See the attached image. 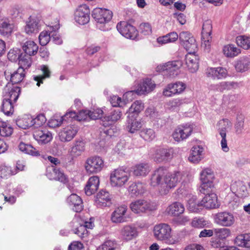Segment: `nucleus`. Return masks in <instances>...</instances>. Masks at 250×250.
<instances>
[{"instance_id": "obj_1", "label": "nucleus", "mask_w": 250, "mask_h": 250, "mask_svg": "<svg viewBox=\"0 0 250 250\" xmlns=\"http://www.w3.org/2000/svg\"><path fill=\"white\" fill-rule=\"evenodd\" d=\"M182 178V173L181 172L167 173L165 167H160L152 175L150 185L153 187H158L159 193L161 195H165L176 187Z\"/></svg>"}, {"instance_id": "obj_2", "label": "nucleus", "mask_w": 250, "mask_h": 250, "mask_svg": "<svg viewBox=\"0 0 250 250\" xmlns=\"http://www.w3.org/2000/svg\"><path fill=\"white\" fill-rule=\"evenodd\" d=\"M178 38L181 44L188 51L196 52L197 50V44L195 39L192 35L187 31H183L178 35L175 32H171L167 35L157 38V42L160 44L175 42Z\"/></svg>"}, {"instance_id": "obj_3", "label": "nucleus", "mask_w": 250, "mask_h": 250, "mask_svg": "<svg viewBox=\"0 0 250 250\" xmlns=\"http://www.w3.org/2000/svg\"><path fill=\"white\" fill-rule=\"evenodd\" d=\"M232 125V122L227 118L222 119L216 124V129L221 138V149L225 152H228L229 150L227 144V132L228 131V129L231 128Z\"/></svg>"}, {"instance_id": "obj_4", "label": "nucleus", "mask_w": 250, "mask_h": 250, "mask_svg": "<svg viewBox=\"0 0 250 250\" xmlns=\"http://www.w3.org/2000/svg\"><path fill=\"white\" fill-rule=\"evenodd\" d=\"M215 175L213 170L209 168H204L200 173L201 192L205 194L214 186Z\"/></svg>"}, {"instance_id": "obj_5", "label": "nucleus", "mask_w": 250, "mask_h": 250, "mask_svg": "<svg viewBox=\"0 0 250 250\" xmlns=\"http://www.w3.org/2000/svg\"><path fill=\"white\" fill-rule=\"evenodd\" d=\"M155 238L159 241H164L168 244H173L171 238V228L167 224L161 223L156 225L153 230Z\"/></svg>"}, {"instance_id": "obj_6", "label": "nucleus", "mask_w": 250, "mask_h": 250, "mask_svg": "<svg viewBox=\"0 0 250 250\" xmlns=\"http://www.w3.org/2000/svg\"><path fill=\"white\" fill-rule=\"evenodd\" d=\"M130 173L123 169H116L110 174V183L113 187L120 188L124 186L130 178Z\"/></svg>"}, {"instance_id": "obj_7", "label": "nucleus", "mask_w": 250, "mask_h": 250, "mask_svg": "<svg viewBox=\"0 0 250 250\" xmlns=\"http://www.w3.org/2000/svg\"><path fill=\"white\" fill-rule=\"evenodd\" d=\"M182 66V62L181 61L168 62L158 65L156 67V70L166 76L175 77L178 75L179 69Z\"/></svg>"}, {"instance_id": "obj_8", "label": "nucleus", "mask_w": 250, "mask_h": 250, "mask_svg": "<svg viewBox=\"0 0 250 250\" xmlns=\"http://www.w3.org/2000/svg\"><path fill=\"white\" fill-rule=\"evenodd\" d=\"M236 217L233 213L228 211H221L214 216L215 223L224 227H231L234 225Z\"/></svg>"}, {"instance_id": "obj_9", "label": "nucleus", "mask_w": 250, "mask_h": 250, "mask_svg": "<svg viewBox=\"0 0 250 250\" xmlns=\"http://www.w3.org/2000/svg\"><path fill=\"white\" fill-rule=\"evenodd\" d=\"M104 167L103 159L100 156H93L88 158L85 163L84 167L87 173H97Z\"/></svg>"}, {"instance_id": "obj_10", "label": "nucleus", "mask_w": 250, "mask_h": 250, "mask_svg": "<svg viewBox=\"0 0 250 250\" xmlns=\"http://www.w3.org/2000/svg\"><path fill=\"white\" fill-rule=\"evenodd\" d=\"M130 208L135 213L140 214L154 210L157 208L155 203L145 200H137L132 202L130 205Z\"/></svg>"}, {"instance_id": "obj_11", "label": "nucleus", "mask_w": 250, "mask_h": 250, "mask_svg": "<svg viewBox=\"0 0 250 250\" xmlns=\"http://www.w3.org/2000/svg\"><path fill=\"white\" fill-rule=\"evenodd\" d=\"M193 129V125L190 124L180 125L175 128L172 134V137L177 142L184 141L191 135Z\"/></svg>"}, {"instance_id": "obj_12", "label": "nucleus", "mask_w": 250, "mask_h": 250, "mask_svg": "<svg viewBox=\"0 0 250 250\" xmlns=\"http://www.w3.org/2000/svg\"><path fill=\"white\" fill-rule=\"evenodd\" d=\"M116 27L118 31L126 38L134 40L138 35L136 28L126 21H121L117 24Z\"/></svg>"}, {"instance_id": "obj_13", "label": "nucleus", "mask_w": 250, "mask_h": 250, "mask_svg": "<svg viewBox=\"0 0 250 250\" xmlns=\"http://www.w3.org/2000/svg\"><path fill=\"white\" fill-rule=\"evenodd\" d=\"M172 149L167 148L154 149L152 154L153 160L158 163L168 162L172 158Z\"/></svg>"}, {"instance_id": "obj_14", "label": "nucleus", "mask_w": 250, "mask_h": 250, "mask_svg": "<svg viewBox=\"0 0 250 250\" xmlns=\"http://www.w3.org/2000/svg\"><path fill=\"white\" fill-rule=\"evenodd\" d=\"M75 20L80 24L84 25L90 20V9L86 4L79 6L75 13Z\"/></svg>"}, {"instance_id": "obj_15", "label": "nucleus", "mask_w": 250, "mask_h": 250, "mask_svg": "<svg viewBox=\"0 0 250 250\" xmlns=\"http://www.w3.org/2000/svg\"><path fill=\"white\" fill-rule=\"evenodd\" d=\"M92 16L98 23L104 24L110 21L112 13L106 9L96 8L93 10Z\"/></svg>"}, {"instance_id": "obj_16", "label": "nucleus", "mask_w": 250, "mask_h": 250, "mask_svg": "<svg viewBox=\"0 0 250 250\" xmlns=\"http://www.w3.org/2000/svg\"><path fill=\"white\" fill-rule=\"evenodd\" d=\"M42 23V22L40 17L30 16L24 27L25 33L28 35L38 33L41 30Z\"/></svg>"}, {"instance_id": "obj_17", "label": "nucleus", "mask_w": 250, "mask_h": 250, "mask_svg": "<svg viewBox=\"0 0 250 250\" xmlns=\"http://www.w3.org/2000/svg\"><path fill=\"white\" fill-rule=\"evenodd\" d=\"M112 198L111 195L108 191L102 190L97 194L95 202L99 207H109L112 204Z\"/></svg>"}, {"instance_id": "obj_18", "label": "nucleus", "mask_w": 250, "mask_h": 250, "mask_svg": "<svg viewBox=\"0 0 250 250\" xmlns=\"http://www.w3.org/2000/svg\"><path fill=\"white\" fill-rule=\"evenodd\" d=\"M127 207L125 205L121 206L115 208L111 213L110 219L114 223H122L127 221L126 213Z\"/></svg>"}, {"instance_id": "obj_19", "label": "nucleus", "mask_w": 250, "mask_h": 250, "mask_svg": "<svg viewBox=\"0 0 250 250\" xmlns=\"http://www.w3.org/2000/svg\"><path fill=\"white\" fill-rule=\"evenodd\" d=\"M20 91L19 87L8 83L4 88V99L15 103L19 98Z\"/></svg>"}, {"instance_id": "obj_20", "label": "nucleus", "mask_w": 250, "mask_h": 250, "mask_svg": "<svg viewBox=\"0 0 250 250\" xmlns=\"http://www.w3.org/2000/svg\"><path fill=\"white\" fill-rule=\"evenodd\" d=\"M186 88V84L181 82L170 83L164 90L163 95L167 97H170L176 94L182 93Z\"/></svg>"}, {"instance_id": "obj_21", "label": "nucleus", "mask_w": 250, "mask_h": 250, "mask_svg": "<svg viewBox=\"0 0 250 250\" xmlns=\"http://www.w3.org/2000/svg\"><path fill=\"white\" fill-rule=\"evenodd\" d=\"M121 238L125 241H130L138 235L137 228L134 225L124 226L120 230Z\"/></svg>"}, {"instance_id": "obj_22", "label": "nucleus", "mask_w": 250, "mask_h": 250, "mask_svg": "<svg viewBox=\"0 0 250 250\" xmlns=\"http://www.w3.org/2000/svg\"><path fill=\"white\" fill-rule=\"evenodd\" d=\"M206 76L212 79H222L227 77L228 72L226 69L222 67H209L206 71Z\"/></svg>"}, {"instance_id": "obj_23", "label": "nucleus", "mask_w": 250, "mask_h": 250, "mask_svg": "<svg viewBox=\"0 0 250 250\" xmlns=\"http://www.w3.org/2000/svg\"><path fill=\"white\" fill-rule=\"evenodd\" d=\"M78 128L75 125L67 126L60 132V139L62 142L71 141L76 135Z\"/></svg>"}, {"instance_id": "obj_24", "label": "nucleus", "mask_w": 250, "mask_h": 250, "mask_svg": "<svg viewBox=\"0 0 250 250\" xmlns=\"http://www.w3.org/2000/svg\"><path fill=\"white\" fill-rule=\"evenodd\" d=\"M186 64L189 71L191 73L195 72L199 67V58L195 52H188L185 58Z\"/></svg>"}, {"instance_id": "obj_25", "label": "nucleus", "mask_w": 250, "mask_h": 250, "mask_svg": "<svg viewBox=\"0 0 250 250\" xmlns=\"http://www.w3.org/2000/svg\"><path fill=\"white\" fill-rule=\"evenodd\" d=\"M85 142L82 140H76L69 150V154L72 159L81 156L85 150Z\"/></svg>"}, {"instance_id": "obj_26", "label": "nucleus", "mask_w": 250, "mask_h": 250, "mask_svg": "<svg viewBox=\"0 0 250 250\" xmlns=\"http://www.w3.org/2000/svg\"><path fill=\"white\" fill-rule=\"evenodd\" d=\"M99 184L100 180L98 176H93L90 177L84 188L85 194L88 196L94 194L99 188Z\"/></svg>"}, {"instance_id": "obj_27", "label": "nucleus", "mask_w": 250, "mask_h": 250, "mask_svg": "<svg viewBox=\"0 0 250 250\" xmlns=\"http://www.w3.org/2000/svg\"><path fill=\"white\" fill-rule=\"evenodd\" d=\"M200 204L208 209L215 208L218 207L217 197L216 194L211 193L207 194L200 202Z\"/></svg>"}, {"instance_id": "obj_28", "label": "nucleus", "mask_w": 250, "mask_h": 250, "mask_svg": "<svg viewBox=\"0 0 250 250\" xmlns=\"http://www.w3.org/2000/svg\"><path fill=\"white\" fill-rule=\"evenodd\" d=\"M146 190V184L141 182L132 183L128 188V192L133 197L143 195Z\"/></svg>"}, {"instance_id": "obj_29", "label": "nucleus", "mask_w": 250, "mask_h": 250, "mask_svg": "<svg viewBox=\"0 0 250 250\" xmlns=\"http://www.w3.org/2000/svg\"><path fill=\"white\" fill-rule=\"evenodd\" d=\"M212 29V21L210 20H207L204 21L202 26V37L205 40L206 46L210 45L209 42L211 39L210 37Z\"/></svg>"}, {"instance_id": "obj_30", "label": "nucleus", "mask_w": 250, "mask_h": 250, "mask_svg": "<svg viewBox=\"0 0 250 250\" xmlns=\"http://www.w3.org/2000/svg\"><path fill=\"white\" fill-rule=\"evenodd\" d=\"M155 87V84L151 79H146L142 83H140L136 90V93L138 95L148 93L152 91Z\"/></svg>"}, {"instance_id": "obj_31", "label": "nucleus", "mask_w": 250, "mask_h": 250, "mask_svg": "<svg viewBox=\"0 0 250 250\" xmlns=\"http://www.w3.org/2000/svg\"><path fill=\"white\" fill-rule=\"evenodd\" d=\"M204 148L201 146H193L188 157L189 161L193 163H198L204 157Z\"/></svg>"}, {"instance_id": "obj_32", "label": "nucleus", "mask_w": 250, "mask_h": 250, "mask_svg": "<svg viewBox=\"0 0 250 250\" xmlns=\"http://www.w3.org/2000/svg\"><path fill=\"white\" fill-rule=\"evenodd\" d=\"M79 218L75 217L73 218L70 223L71 226L74 228L72 229V231L77 234L81 238H83L87 236L88 230L84 226L82 225H80L78 223Z\"/></svg>"}, {"instance_id": "obj_33", "label": "nucleus", "mask_w": 250, "mask_h": 250, "mask_svg": "<svg viewBox=\"0 0 250 250\" xmlns=\"http://www.w3.org/2000/svg\"><path fill=\"white\" fill-rule=\"evenodd\" d=\"M67 202L72 209L77 212L81 211L83 209V202L81 198L76 194H72L67 199Z\"/></svg>"}, {"instance_id": "obj_34", "label": "nucleus", "mask_w": 250, "mask_h": 250, "mask_svg": "<svg viewBox=\"0 0 250 250\" xmlns=\"http://www.w3.org/2000/svg\"><path fill=\"white\" fill-rule=\"evenodd\" d=\"M145 116L153 123V125L158 126L160 125L159 122H162L161 115L155 107H147L145 110ZM160 125H162V124Z\"/></svg>"}, {"instance_id": "obj_35", "label": "nucleus", "mask_w": 250, "mask_h": 250, "mask_svg": "<svg viewBox=\"0 0 250 250\" xmlns=\"http://www.w3.org/2000/svg\"><path fill=\"white\" fill-rule=\"evenodd\" d=\"M34 138L40 144H46L52 139V134L47 130H38L34 132Z\"/></svg>"}, {"instance_id": "obj_36", "label": "nucleus", "mask_w": 250, "mask_h": 250, "mask_svg": "<svg viewBox=\"0 0 250 250\" xmlns=\"http://www.w3.org/2000/svg\"><path fill=\"white\" fill-rule=\"evenodd\" d=\"M46 176L50 180H55L63 183L66 181L65 175L59 169L54 168V167L47 169Z\"/></svg>"}, {"instance_id": "obj_37", "label": "nucleus", "mask_w": 250, "mask_h": 250, "mask_svg": "<svg viewBox=\"0 0 250 250\" xmlns=\"http://www.w3.org/2000/svg\"><path fill=\"white\" fill-rule=\"evenodd\" d=\"M122 116V112L118 109L111 111L108 116L104 117L103 120V125L107 126L112 125L119 120Z\"/></svg>"}, {"instance_id": "obj_38", "label": "nucleus", "mask_w": 250, "mask_h": 250, "mask_svg": "<svg viewBox=\"0 0 250 250\" xmlns=\"http://www.w3.org/2000/svg\"><path fill=\"white\" fill-rule=\"evenodd\" d=\"M126 130L131 133H134L139 130L143 126L141 121L137 120L133 116H127L126 120Z\"/></svg>"}, {"instance_id": "obj_39", "label": "nucleus", "mask_w": 250, "mask_h": 250, "mask_svg": "<svg viewBox=\"0 0 250 250\" xmlns=\"http://www.w3.org/2000/svg\"><path fill=\"white\" fill-rule=\"evenodd\" d=\"M184 206L180 202H174L168 206L166 211L168 215L178 216L184 213Z\"/></svg>"}, {"instance_id": "obj_40", "label": "nucleus", "mask_w": 250, "mask_h": 250, "mask_svg": "<svg viewBox=\"0 0 250 250\" xmlns=\"http://www.w3.org/2000/svg\"><path fill=\"white\" fill-rule=\"evenodd\" d=\"M212 89L218 91L223 92L232 89H236L239 87V83L234 82H222L219 83L211 86Z\"/></svg>"}, {"instance_id": "obj_41", "label": "nucleus", "mask_w": 250, "mask_h": 250, "mask_svg": "<svg viewBox=\"0 0 250 250\" xmlns=\"http://www.w3.org/2000/svg\"><path fill=\"white\" fill-rule=\"evenodd\" d=\"M0 23V34L8 37L13 32L14 25L10 22L8 19L4 16V20Z\"/></svg>"}, {"instance_id": "obj_42", "label": "nucleus", "mask_w": 250, "mask_h": 250, "mask_svg": "<svg viewBox=\"0 0 250 250\" xmlns=\"http://www.w3.org/2000/svg\"><path fill=\"white\" fill-rule=\"evenodd\" d=\"M237 246L242 248H250V233L242 234L237 235L234 240Z\"/></svg>"}, {"instance_id": "obj_43", "label": "nucleus", "mask_w": 250, "mask_h": 250, "mask_svg": "<svg viewBox=\"0 0 250 250\" xmlns=\"http://www.w3.org/2000/svg\"><path fill=\"white\" fill-rule=\"evenodd\" d=\"M235 68L238 72H245L250 68V58L247 57L240 58L236 62Z\"/></svg>"}, {"instance_id": "obj_44", "label": "nucleus", "mask_w": 250, "mask_h": 250, "mask_svg": "<svg viewBox=\"0 0 250 250\" xmlns=\"http://www.w3.org/2000/svg\"><path fill=\"white\" fill-rule=\"evenodd\" d=\"M223 52L224 55L228 58H234L238 56L240 53V49L236 47L234 44H228L224 46Z\"/></svg>"}, {"instance_id": "obj_45", "label": "nucleus", "mask_w": 250, "mask_h": 250, "mask_svg": "<svg viewBox=\"0 0 250 250\" xmlns=\"http://www.w3.org/2000/svg\"><path fill=\"white\" fill-rule=\"evenodd\" d=\"M22 48L24 52L30 56L36 54L39 49L38 45L33 41H26Z\"/></svg>"}, {"instance_id": "obj_46", "label": "nucleus", "mask_w": 250, "mask_h": 250, "mask_svg": "<svg viewBox=\"0 0 250 250\" xmlns=\"http://www.w3.org/2000/svg\"><path fill=\"white\" fill-rule=\"evenodd\" d=\"M150 170V167L146 163H141L136 165L133 168V174L137 176H146L149 173Z\"/></svg>"}, {"instance_id": "obj_47", "label": "nucleus", "mask_w": 250, "mask_h": 250, "mask_svg": "<svg viewBox=\"0 0 250 250\" xmlns=\"http://www.w3.org/2000/svg\"><path fill=\"white\" fill-rule=\"evenodd\" d=\"M32 116L25 115L18 118L16 120V124L20 128L25 129L32 126Z\"/></svg>"}, {"instance_id": "obj_48", "label": "nucleus", "mask_w": 250, "mask_h": 250, "mask_svg": "<svg viewBox=\"0 0 250 250\" xmlns=\"http://www.w3.org/2000/svg\"><path fill=\"white\" fill-rule=\"evenodd\" d=\"M10 81L12 84L21 82L25 77V71L21 67H19L16 71L11 73Z\"/></svg>"}, {"instance_id": "obj_49", "label": "nucleus", "mask_w": 250, "mask_h": 250, "mask_svg": "<svg viewBox=\"0 0 250 250\" xmlns=\"http://www.w3.org/2000/svg\"><path fill=\"white\" fill-rule=\"evenodd\" d=\"M41 70L43 73V75H39L34 77V79L37 82V85L39 86L42 81L45 78H48L50 77L51 71L48 66L42 65L41 66Z\"/></svg>"}, {"instance_id": "obj_50", "label": "nucleus", "mask_w": 250, "mask_h": 250, "mask_svg": "<svg viewBox=\"0 0 250 250\" xmlns=\"http://www.w3.org/2000/svg\"><path fill=\"white\" fill-rule=\"evenodd\" d=\"M230 229L226 228L214 229V234L215 237L218 238L223 241L230 236Z\"/></svg>"}, {"instance_id": "obj_51", "label": "nucleus", "mask_w": 250, "mask_h": 250, "mask_svg": "<svg viewBox=\"0 0 250 250\" xmlns=\"http://www.w3.org/2000/svg\"><path fill=\"white\" fill-rule=\"evenodd\" d=\"M140 136L147 142L153 140L156 137V133L151 128H144L140 131Z\"/></svg>"}, {"instance_id": "obj_52", "label": "nucleus", "mask_w": 250, "mask_h": 250, "mask_svg": "<svg viewBox=\"0 0 250 250\" xmlns=\"http://www.w3.org/2000/svg\"><path fill=\"white\" fill-rule=\"evenodd\" d=\"M188 208L190 211L197 212L200 211L201 208V205L200 202L197 203L196 196H192L188 201Z\"/></svg>"}, {"instance_id": "obj_53", "label": "nucleus", "mask_w": 250, "mask_h": 250, "mask_svg": "<svg viewBox=\"0 0 250 250\" xmlns=\"http://www.w3.org/2000/svg\"><path fill=\"white\" fill-rule=\"evenodd\" d=\"M13 102L3 99L1 110L6 115H10L14 112Z\"/></svg>"}, {"instance_id": "obj_54", "label": "nucleus", "mask_w": 250, "mask_h": 250, "mask_svg": "<svg viewBox=\"0 0 250 250\" xmlns=\"http://www.w3.org/2000/svg\"><path fill=\"white\" fill-rule=\"evenodd\" d=\"M20 150L25 152L26 153L33 156H38L40 154L39 151L32 146L25 144L23 143H21L19 146Z\"/></svg>"}, {"instance_id": "obj_55", "label": "nucleus", "mask_w": 250, "mask_h": 250, "mask_svg": "<svg viewBox=\"0 0 250 250\" xmlns=\"http://www.w3.org/2000/svg\"><path fill=\"white\" fill-rule=\"evenodd\" d=\"M13 131L12 126L5 122L0 121V135L3 137L10 136Z\"/></svg>"}, {"instance_id": "obj_56", "label": "nucleus", "mask_w": 250, "mask_h": 250, "mask_svg": "<svg viewBox=\"0 0 250 250\" xmlns=\"http://www.w3.org/2000/svg\"><path fill=\"white\" fill-rule=\"evenodd\" d=\"M31 63L32 60L30 56L27 55H21L19 60V67H21L25 70V69H28L31 66Z\"/></svg>"}, {"instance_id": "obj_57", "label": "nucleus", "mask_w": 250, "mask_h": 250, "mask_svg": "<svg viewBox=\"0 0 250 250\" xmlns=\"http://www.w3.org/2000/svg\"><path fill=\"white\" fill-rule=\"evenodd\" d=\"M236 42L238 46L245 49L250 48V39L244 36H240L236 38Z\"/></svg>"}, {"instance_id": "obj_58", "label": "nucleus", "mask_w": 250, "mask_h": 250, "mask_svg": "<svg viewBox=\"0 0 250 250\" xmlns=\"http://www.w3.org/2000/svg\"><path fill=\"white\" fill-rule=\"evenodd\" d=\"M16 173L15 170L13 171L12 168L5 165L0 166V177L2 178H7L9 176Z\"/></svg>"}, {"instance_id": "obj_59", "label": "nucleus", "mask_w": 250, "mask_h": 250, "mask_svg": "<svg viewBox=\"0 0 250 250\" xmlns=\"http://www.w3.org/2000/svg\"><path fill=\"white\" fill-rule=\"evenodd\" d=\"M144 108V104L141 101H135L128 109L127 112L129 113H136L137 114L139 113Z\"/></svg>"}, {"instance_id": "obj_60", "label": "nucleus", "mask_w": 250, "mask_h": 250, "mask_svg": "<svg viewBox=\"0 0 250 250\" xmlns=\"http://www.w3.org/2000/svg\"><path fill=\"white\" fill-rule=\"evenodd\" d=\"M207 224V221L204 218L195 217L191 222V226L195 228L202 229L205 227Z\"/></svg>"}, {"instance_id": "obj_61", "label": "nucleus", "mask_w": 250, "mask_h": 250, "mask_svg": "<svg viewBox=\"0 0 250 250\" xmlns=\"http://www.w3.org/2000/svg\"><path fill=\"white\" fill-rule=\"evenodd\" d=\"M110 102L112 106L114 107H123L126 104L124 100L116 95H113L110 97Z\"/></svg>"}, {"instance_id": "obj_62", "label": "nucleus", "mask_w": 250, "mask_h": 250, "mask_svg": "<svg viewBox=\"0 0 250 250\" xmlns=\"http://www.w3.org/2000/svg\"><path fill=\"white\" fill-rule=\"evenodd\" d=\"M46 121V118L43 114H40L35 118L33 117L32 123V126L34 128H38L42 126Z\"/></svg>"}, {"instance_id": "obj_63", "label": "nucleus", "mask_w": 250, "mask_h": 250, "mask_svg": "<svg viewBox=\"0 0 250 250\" xmlns=\"http://www.w3.org/2000/svg\"><path fill=\"white\" fill-rule=\"evenodd\" d=\"M232 190H234L236 188L235 192L238 194H241L242 196L246 194V187L243 185L241 182H237L233 183L230 187Z\"/></svg>"}, {"instance_id": "obj_64", "label": "nucleus", "mask_w": 250, "mask_h": 250, "mask_svg": "<svg viewBox=\"0 0 250 250\" xmlns=\"http://www.w3.org/2000/svg\"><path fill=\"white\" fill-rule=\"evenodd\" d=\"M51 35L47 31H42L39 37L40 44L42 46L46 45L51 39Z\"/></svg>"}]
</instances>
